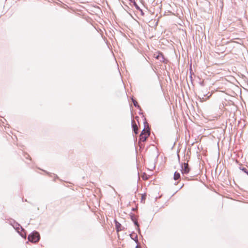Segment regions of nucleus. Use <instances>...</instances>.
I'll return each instance as SVG.
<instances>
[{
	"mask_svg": "<svg viewBox=\"0 0 248 248\" xmlns=\"http://www.w3.org/2000/svg\"><path fill=\"white\" fill-rule=\"evenodd\" d=\"M28 239L32 243H36L40 239V234L37 231H34L28 235Z\"/></svg>",
	"mask_w": 248,
	"mask_h": 248,
	"instance_id": "nucleus-1",
	"label": "nucleus"
},
{
	"mask_svg": "<svg viewBox=\"0 0 248 248\" xmlns=\"http://www.w3.org/2000/svg\"><path fill=\"white\" fill-rule=\"evenodd\" d=\"M12 226L22 237L26 238V231L16 221Z\"/></svg>",
	"mask_w": 248,
	"mask_h": 248,
	"instance_id": "nucleus-2",
	"label": "nucleus"
},
{
	"mask_svg": "<svg viewBox=\"0 0 248 248\" xmlns=\"http://www.w3.org/2000/svg\"><path fill=\"white\" fill-rule=\"evenodd\" d=\"M211 95L212 94L209 92H207V90L203 89L199 92L198 97L201 101H205L208 99Z\"/></svg>",
	"mask_w": 248,
	"mask_h": 248,
	"instance_id": "nucleus-3",
	"label": "nucleus"
},
{
	"mask_svg": "<svg viewBox=\"0 0 248 248\" xmlns=\"http://www.w3.org/2000/svg\"><path fill=\"white\" fill-rule=\"evenodd\" d=\"M181 168V171L183 175L188 174L190 170L187 162L182 163Z\"/></svg>",
	"mask_w": 248,
	"mask_h": 248,
	"instance_id": "nucleus-4",
	"label": "nucleus"
},
{
	"mask_svg": "<svg viewBox=\"0 0 248 248\" xmlns=\"http://www.w3.org/2000/svg\"><path fill=\"white\" fill-rule=\"evenodd\" d=\"M157 60H159L160 62H163L164 64H167L169 62V60L166 59L162 52L157 51V55L155 57Z\"/></svg>",
	"mask_w": 248,
	"mask_h": 248,
	"instance_id": "nucleus-5",
	"label": "nucleus"
},
{
	"mask_svg": "<svg viewBox=\"0 0 248 248\" xmlns=\"http://www.w3.org/2000/svg\"><path fill=\"white\" fill-rule=\"evenodd\" d=\"M147 134L146 135H140L139 137V142H144L146 140V139L149 137L150 134V128H148L146 130Z\"/></svg>",
	"mask_w": 248,
	"mask_h": 248,
	"instance_id": "nucleus-6",
	"label": "nucleus"
},
{
	"mask_svg": "<svg viewBox=\"0 0 248 248\" xmlns=\"http://www.w3.org/2000/svg\"><path fill=\"white\" fill-rule=\"evenodd\" d=\"M114 222L115 223V228L117 232H120L124 229V227L122 226L121 224L119 223L116 219H114Z\"/></svg>",
	"mask_w": 248,
	"mask_h": 248,
	"instance_id": "nucleus-7",
	"label": "nucleus"
},
{
	"mask_svg": "<svg viewBox=\"0 0 248 248\" xmlns=\"http://www.w3.org/2000/svg\"><path fill=\"white\" fill-rule=\"evenodd\" d=\"M143 124H144V127L143 129L141 131V132L140 134V135H146V134H147L146 130L148 128H150L149 126V124L147 122L145 118H144V121L143 122Z\"/></svg>",
	"mask_w": 248,
	"mask_h": 248,
	"instance_id": "nucleus-8",
	"label": "nucleus"
},
{
	"mask_svg": "<svg viewBox=\"0 0 248 248\" xmlns=\"http://www.w3.org/2000/svg\"><path fill=\"white\" fill-rule=\"evenodd\" d=\"M131 126L133 132L136 134H138L139 132L138 127L134 120L132 121Z\"/></svg>",
	"mask_w": 248,
	"mask_h": 248,
	"instance_id": "nucleus-9",
	"label": "nucleus"
},
{
	"mask_svg": "<svg viewBox=\"0 0 248 248\" xmlns=\"http://www.w3.org/2000/svg\"><path fill=\"white\" fill-rule=\"evenodd\" d=\"M130 217L134 225L135 226H138V225H139V223L136 216L134 214L131 213L130 214Z\"/></svg>",
	"mask_w": 248,
	"mask_h": 248,
	"instance_id": "nucleus-10",
	"label": "nucleus"
},
{
	"mask_svg": "<svg viewBox=\"0 0 248 248\" xmlns=\"http://www.w3.org/2000/svg\"><path fill=\"white\" fill-rule=\"evenodd\" d=\"M130 238L133 240L136 243L138 244V235L134 232H132L131 233L129 234Z\"/></svg>",
	"mask_w": 248,
	"mask_h": 248,
	"instance_id": "nucleus-11",
	"label": "nucleus"
},
{
	"mask_svg": "<svg viewBox=\"0 0 248 248\" xmlns=\"http://www.w3.org/2000/svg\"><path fill=\"white\" fill-rule=\"evenodd\" d=\"M131 101L132 103H133V105L135 107L139 109L140 110H141V108L140 106L138 104V103L136 101V100L134 98L133 96L131 97Z\"/></svg>",
	"mask_w": 248,
	"mask_h": 248,
	"instance_id": "nucleus-12",
	"label": "nucleus"
},
{
	"mask_svg": "<svg viewBox=\"0 0 248 248\" xmlns=\"http://www.w3.org/2000/svg\"><path fill=\"white\" fill-rule=\"evenodd\" d=\"M180 178V174L177 171H175L174 173L173 179L174 180H177Z\"/></svg>",
	"mask_w": 248,
	"mask_h": 248,
	"instance_id": "nucleus-13",
	"label": "nucleus"
},
{
	"mask_svg": "<svg viewBox=\"0 0 248 248\" xmlns=\"http://www.w3.org/2000/svg\"><path fill=\"white\" fill-rule=\"evenodd\" d=\"M133 3V5L135 6V8L139 10V11H141V9L140 7V6L138 5V4L136 3L135 0L134 1L131 2Z\"/></svg>",
	"mask_w": 248,
	"mask_h": 248,
	"instance_id": "nucleus-14",
	"label": "nucleus"
},
{
	"mask_svg": "<svg viewBox=\"0 0 248 248\" xmlns=\"http://www.w3.org/2000/svg\"><path fill=\"white\" fill-rule=\"evenodd\" d=\"M239 169L242 171H243L244 173H246L247 170H248L247 168L243 167L242 165H240L239 167Z\"/></svg>",
	"mask_w": 248,
	"mask_h": 248,
	"instance_id": "nucleus-15",
	"label": "nucleus"
},
{
	"mask_svg": "<svg viewBox=\"0 0 248 248\" xmlns=\"http://www.w3.org/2000/svg\"><path fill=\"white\" fill-rule=\"evenodd\" d=\"M16 221L14 219H11L9 220V223L13 226Z\"/></svg>",
	"mask_w": 248,
	"mask_h": 248,
	"instance_id": "nucleus-16",
	"label": "nucleus"
},
{
	"mask_svg": "<svg viewBox=\"0 0 248 248\" xmlns=\"http://www.w3.org/2000/svg\"><path fill=\"white\" fill-rule=\"evenodd\" d=\"M148 178L147 177L146 174L145 173H144V174L143 175V179L144 180H147Z\"/></svg>",
	"mask_w": 248,
	"mask_h": 248,
	"instance_id": "nucleus-17",
	"label": "nucleus"
},
{
	"mask_svg": "<svg viewBox=\"0 0 248 248\" xmlns=\"http://www.w3.org/2000/svg\"><path fill=\"white\" fill-rule=\"evenodd\" d=\"M146 195L145 194L142 195L141 196V200L143 201V200H145V199H146Z\"/></svg>",
	"mask_w": 248,
	"mask_h": 248,
	"instance_id": "nucleus-18",
	"label": "nucleus"
},
{
	"mask_svg": "<svg viewBox=\"0 0 248 248\" xmlns=\"http://www.w3.org/2000/svg\"><path fill=\"white\" fill-rule=\"evenodd\" d=\"M137 226V230L138 231V232L139 233H140V227H139V224L138 225V226Z\"/></svg>",
	"mask_w": 248,
	"mask_h": 248,
	"instance_id": "nucleus-19",
	"label": "nucleus"
},
{
	"mask_svg": "<svg viewBox=\"0 0 248 248\" xmlns=\"http://www.w3.org/2000/svg\"><path fill=\"white\" fill-rule=\"evenodd\" d=\"M135 248H141V246L139 245V242L138 243V244H137Z\"/></svg>",
	"mask_w": 248,
	"mask_h": 248,
	"instance_id": "nucleus-20",
	"label": "nucleus"
},
{
	"mask_svg": "<svg viewBox=\"0 0 248 248\" xmlns=\"http://www.w3.org/2000/svg\"><path fill=\"white\" fill-rule=\"evenodd\" d=\"M141 110H140L139 112V114L140 115H142V117H144L143 113L141 112Z\"/></svg>",
	"mask_w": 248,
	"mask_h": 248,
	"instance_id": "nucleus-21",
	"label": "nucleus"
},
{
	"mask_svg": "<svg viewBox=\"0 0 248 248\" xmlns=\"http://www.w3.org/2000/svg\"><path fill=\"white\" fill-rule=\"evenodd\" d=\"M53 175L55 176V179H59V177L56 174H53ZM54 181H55V180H54Z\"/></svg>",
	"mask_w": 248,
	"mask_h": 248,
	"instance_id": "nucleus-22",
	"label": "nucleus"
},
{
	"mask_svg": "<svg viewBox=\"0 0 248 248\" xmlns=\"http://www.w3.org/2000/svg\"><path fill=\"white\" fill-rule=\"evenodd\" d=\"M25 157L27 159L30 158V159L31 160V158L30 157L29 155H27V156H26Z\"/></svg>",
	"mask_w": 248,
	"mask_h": 248,
	"instance_id": "nucleus-23",
	"label": "nucleus"
},
{
	"mask_svg": "<svg viewBox=\"0 0 248 248\" xmlns=\"http://www.w3.org/2000/svg\"><path fill=\"white\" fill-rule=\"evenodd\" d=\"M192 75V69H191V66L190 65V75Z\"/></svg>",
	"mask_w": 248,
	"mask_h": 248,
	"instance_id": "nucleus-24",
	"label": "nucleus"
},
{
	"mask_svg": "<svg viewBox=\"0 0 248 248\" xmlns=\"http://www.w3.org/2000/svg\"><path fill=\"white\" fill-rule=\"evenodd\" d=\"M189 78H190L191 79V80H192V77L191 74V75H190V76H189Z\"/></svg>",
	"mask_w": 248,
	"mask_h": 248,
	"instance_id": "nucleus-25",
	"label": "nucleus"
},
{
	"mask_svg": "<svg viewBox=\"0 0 248 248\" xmlns=\"http://www.w3.org/2000/svg\"><path fill=\"white\" fill-rule=\"evenodd\" d=\"M140 11L141 12V14L142 15H143L144 13H143V11L141 10V11Z\"/></svg>",
	"mask_w": 248,
	"mask_h": 248,
	"instance_id": "nucleus-26",
	"label": "nucleus"
},
{
	"mask_svg": "<svg viewBox=\"0 0 248 248\" xmlns=\"http://www.w3.org/2000/svg\"><path fill=\"white\" fill-rule=\"evenodd\" d=\"M245 173L247 174V175H248V170H247Z\"/></svg>",
	"mask_w": 248,
	"mask_h": 248,
	"instance_id": "nucleus-27",
	"label": "nucleus"
},
{
	"mask_svg": "<svg viewBox=\"0 0 248 248\" xmlns=\"http://www.w3.org/2000/svg\"><path fill=\"white\" fill-rule=\"evenodd\" d=\"M178 157L179 161H180V157H179V155H178Z\"/></svg>",
	"mask_w": 248,
	"mask_h": 248,
	"instance_id": "nucleus-28",
	"label": "nucleus"
},
{
	"mask_svg": "<svg viewBox=\"0 0 248 248\" xmlns=\"http://www.w3.org/2000/svg\"><path fill=\"white\" fill-rule=\"evenodd\" d=\"M131 2L132 1H134L135 0H129Z\"/></svg>",
	"mask_w": 248,
	"mask_h": 248,
	"instance_id": "nucleus-29",
	"label": "nucleus"
},
{
	"mask_svg": "<svg viewBox=\"0 0 248 248\" xmlns=\"http://www.w3.org/2000/svg\"><path fill=\"white\" fill-rule=\"evenodd\" d=\"M47 174H49V173L46 171H45Z\"/></svg>",
	"mask_w": 248,
	"mask_h": 248,
	"instance_id": "nucleus-30",
	"label": "nucleus"
},
{
	"mask_svg": "<svg viewBox=\"0 0 248 248\" xmlns=\"http://www.w3.org/2000/svg\"><path fill=\"white\" fill-rule=\"evenodd\" d=\"M201 84L202 85H203V83H201Z\"/></svg>",
	"mask_w": 248,
	"mask_h": 248,
	"instance_id": "nucleus-31",
	"label": "nucleus"
},
{
	"mask_svg": "<svg viewBox=\"0 0 248 248\" xmlns=\"http://www.w3.org/2000/svg\"><path fill=\"white\" fill-rule=\"evenodd\" d=\"M135 210V208H133L132 210Z\"/></svg>",
	"mask_w": 248,
	"mask_h": 248,
	"instance_id": "nucleus-32",
	"label": "nucleus"
}]
</instances>
